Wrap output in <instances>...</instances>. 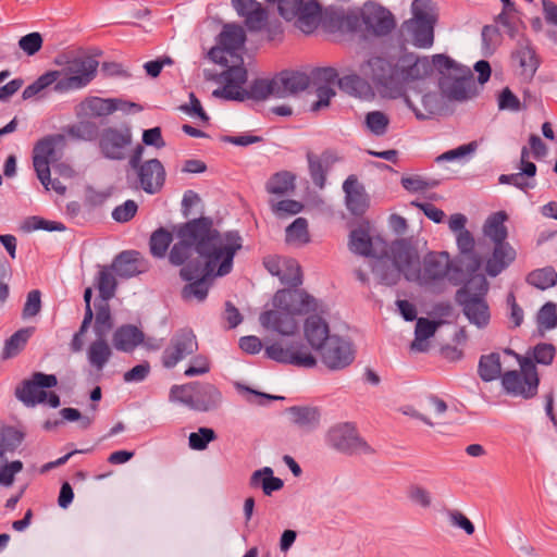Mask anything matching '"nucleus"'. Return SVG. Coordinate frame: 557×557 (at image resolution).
<instances>
[{"label":"nucleus","mask_w":557,"mask_h":557,"mask_svg":"<svg viewBox=\"0 0 557 557\" xmlns=\"http://www.w3.org/2000/svg\"><path fill=\"white\" fill-rule=\"evenodd\" d=\"M177 242L169 253L174 265H183L180 275L189 282L182 289L184 300L203 301L212 281L228 274L243 239L237 231L221 234L208 216H200L174 228Z\"/></svg>","instance_id":"nucleus-1"},{"label":"nucleus","mask_w":557,"mask_h":557,"mask_svg":"<svg viewBox=\"0 0 557 557\" xmlns=\"http://www.w3.org/2000/svg\"><path fill=\"white\" fill-rule=\"evenodd\" d=\"M22 230L27 233L38 231V230L52 232V231H64L65 226L61 222L48 221V220H45L44 218L34 215V216H29L24 220V222L22 224Z\"/></svg>","instance_id":"nucleus-60"},{"label":"nucleus","mask_w":557,"mask_h":557,"mask_svg":"<svg viewBox=\"0 0 557 557\" xmlns=\"http://www.w3.org/2000/svg\"><path fill=\"white\" fill-rule=\"evenodd\" d=\"M556 355V348L553 344L548 343H540L535 345L532 349L528 351V355L533 363H539L543 366L552 364Z\"/></svg>","instance_id":"nucleus-59"},{"label":"nucleus","mask_w":557,"mask_h":557,"mask_svg":"<svg viewBox=\"0 0 557 557\" xmlns=\"http://www.w3.org/2000/svg\"><path fill=\"white\" fill-rule=\"evenodd\" d=\"M281 282L288 285L289 289H298L297 287L302 284L301 268L294 259H284L283 273Z\"/></svg>","instance_id":"nucleus-55"},{"label":"nucleus","mask_w":557,"mask_h":557,"mask_svg":"<svg viewBox=\"0 0 557 557\" xmlns=\"http://www.w3.org/2000/svg\"><path fill=\"white\" fill-rule=\"evenodd\" d=\"M29 336L30 331L28 329L16 331L5 341L1 358L8 360L17 356L24 349Z\"/></svg>","instance_id":"nucleus-48"},{"label":"nucleus","mask_w":557,"mask_h":557,"mask_svg":"<svg viewBox=\"0 0 557 557\" xmlns=\"http://www.w3.org/2000/svg\"><path fill=\"white\" fill-rule=\"evenodd\" d=\"M295 176L287 172L274 174L267 183V190L273 195H284L295 188Z\"/></svg>","instance_id":"nucleus-53"},{"label":"nucleus","mask_w":557,"mask_h":557,"mask_svg":"<svg viewBox=\"0 0 557 557\" xmlns=\"http://www.w3.org/2000/svg\"><path fill=\"white\" fill-rule=\"evenodd\" d=\"M277 2L278 13L286 21H295V25L304 34H311L318 27L321 7L314 0H267Z\"/></svg>","instance_id":"nucleus-8"},{"label":"nucleus","mask_w":557,"mask_h":557,"mask_svg":"<svg viewBox=\"0 0 557 557\" xmlns=\"http://www.w3.org/2000/svg\"><path fill=\"white\" fill-rule=\"evenodd\" d=\"M246 41V33L240 25L226 24L219 35V46L209 51V57L215 63L226 65V54L237 55Z\"/></svg>","instance_id":"nucleus-18"},{"label":"nucleus","mask_w":557,"mask_h":557,"mask_svg":"<svg viewBox=\"0 0 557 557\" xmlns=\"http://www.w3.org/2000/svg\"><path fill=\"white\" fill-rule=\"evenodd\" d=\"M488 282L483 274L470 275V278L456 292L455 301L461 307L471 324L484 329L491 320L490 306L486 301Z\"/></svg>","instance_id":"nucleus-4"},{"label":"nucleus","mask_w":557,"mask_h":557,"mask_svg":"<svg viewBox=\"0 0 557 557\" xmlns=\"http://www.w3.org/2000/svg\"><path fill=\"white\" fill-rule=\"evenodd\" d=\"M251 487L261 486L265 495L270 496L273 492L280 491L284 486L282 479L273 475V470L270 467L256 470L249 481Z\"/></svg>","instance_id":"nucleus-40"},{"label":"nucleus","mask_w":557,"mask_h":557,"mask_svg":"<svg viewBox=\"0 0 557 557\" xmlns=\"http://www.w3.org/2000/svg\"><path fill=\"white\" fill-rule=\"evenodd\" d=\"M343 190L345 193L347 209L355 215L363 214L368 208V197L363 187L359 185L356 175H349L344 184Z\"/></svg>","instance_id":"nucleus-29"},{"label":"nucleus","mask_w":557,"mask_h":557,"mask_svg":"<svg viewBox=\"0 0 557 557\" xmlns=\"http://www.w3.org/2000/svg\"><path fill=\"white\" fill-rule=\"evenodd\" d=\"M360 29L370 36L383 37L388 35L396 26L394 15L383 5L368 1L358 12Z\"/></svg>","instance_id":"nucleus-10"},{"label":"nucleus","mask_w":557,"mask_h":557,"mask_svg":"<svg viewBox=\"0 0 557 557\" xmlns=\"http://www.w3.org/2000/svg\"><path fill=\"white\" fill-rule=\"evenodd\" d=\"M173 240V233L164 227L156 230L149 240L150 252L156 258H163Z\"/></svg>","instance_id":"nucleus-50"},{"label":"nucleus","mask_w":557,"mask_h":557,"mask_svg":"<svg viewBox=\"0 0 557 557\" xmlns=\"http://www.w3.org/2000/svg\"><path fill=\"white\" fill-rule=\"evenodd\" d=\"M349 248L352 252L364 257H376L373 240L366 227H358L350 232Z\"/></svg>","instance_id":"nucleus-41"},{"label":"nucleus","mask_w":557,"mask_h":557,"mask_svg":"<svg viewBox=\"0 0 557 557\" xmlns=\"http://www.w3.org/2000/svg\"><path fill=\"white\" fill-rule=\"evenodd\" d=\"M58 385L54 374L34 372L29 379L23 380L15 388V397L27 407L46 403V388Z\"/></svg>","instance_id":"nucleus-14"},{"label":"nucleus","mask_w":557,"mask_h":557,"mask_svg":"<svg viewBox=\"0 0 557 557\" xmlns=\"http://www.w3.org/2000/svg\"><path fill=\"white\" fill-rule=\"evenodd\" d=\"M434 66L441 73L438 82L442 95L451 101H467L476 95L473 73L445 54L433 57Z\"/></svg>","instance_id":"nucleus-3"},{"label":"nucleus","mask_w":557,"mask_h":557,"mask_svg":"<svg viewBox=\"0 0 557 557\" xmlns=\"http://www.w3.org/2000/svg\"><path fill=\"white\" fill-rule=\"evenodd\" d=\"M311 78L304 72L283 71L274 76L275 98H286L306 90Z\"/></svg>","instance_id":"nucleus-24"},{"label":"nucleus","mask_w":557,"mask_h":557,"mask_svg":"<svg viewBox=\"0 0 557 557\" xmlns=\"http://www.w3.org/2000/svg\"><path fill=\"white\" fill-rule=\"evenodd\" d=\"M144 333L135 325L124 324L117 327L112 336L116 350L131 352L144 342Z\"/></svg>","instance_id":"nucleus-31"},{"label":"nucleus","mask_w":557,"mask_h":557,"mask_svg":"<svg viewBox=\"0 0 557 557\" xmlns=\"http://www.w3.org/2000/svg\"><path fill=\"white\" fill-rule=\"evenodd\" d=\"M442 322H434L426 318H418L414 330V339L410 345L411 350L424 352L429 349L428 339L432 337Z\"/></svg>","instance_id":"nucleus-37"},{"label":"nucleus","mask_w":557,"mask_h":557,"mask_svg":"<svg viewBox=\"0 0 557 557\" xmlns=\"http://www.w3.org/2000/svg\"><path fill=\"white\" fill-rule=\"evenodd\" d=\"M318 352L323 364L332 371L343 370L355 360L352 343L338 335L331 336Z\"/></svg>","instance_id":"nucleus-15"},{"label":"nucleus","mask_w":557,"mask_h":557,"mask_svg":"<svg viewBox=\"0 0 557 557\" xmlns=\"http://www.w3.org/2000/svg\"><path fill=\"white\" fill-rule=\"evenodd\" d=\"M58 73L55 71H48L40 75L34 83L28 85L22 94L24 100L30 99L38 95L40 91L46 89L51 85H55V81L58 79Z\"/></svg>","instance_id":"nucleus-56"},{"label":"nucleus","mask_w":557,"mask_h":557,"mask_svg":"<svg viewBox=\"0 0 557 557\" xmlns=\"http://www.w3.org/2000/svg\"><path fill=\"white\" fill-rule=\"evenodd\" d=\"M216 440V433L213 429L201 426L197 432L188 436V445L193 450H205L209 443Z\"/></svg>","instance_id":"nucleus-58"},{"label":"nucleus","mask_w":557,"mask_h":557,"mask_svg":"<svg viewBox=\"0 0 557 557\" xmlns=\"http://www.w3.org/2000/svg\"><path fill=\"white\" fill-rule=\"evenodd\" d=\"M413 22H430L435 24L434 3L431 0H414L411 4Z\"/></svg>","instance_id":"nucleus-57"},{"label":"nucleus","mask_w":557,"mask_h":557,"mask_svg":"<svg viewBox=\"0 0 557 557\" xmlns=\"http://www.w3.org/2000/svg\"><path fill=\"white\" fill-rule=\"evenodd\" d=\"M232 7L245 20V25L251 32L260 30L267 23L268 13L256 0H232Z\"/></svg>","instance_id":"nucleus-26"},{"label":"nucleus","mask_w":557,"mask_h":557,"mask_svg":"<svg viewBox=\"0 0 557 557\" xmlns=\"http://www.w3.org/2000/svg\"><path fill=\"white\" fill-rule=\"evenodd\" d=\"M189 408L196 411H211L216 409L222 401V394L219 388L208 382H194Z\"/></svg>","instance_id":"nucleus-23"},{"label":"nucleus","mask_w":557,"mask_h":557,"mask_svg":"<svg viewBox=\"0 0 557 557\" xmlns=\"http://www.w3.org/2000/svg\"><path fill=\"white\" fill-rule=\"evenodd\" d=\"M64 140V135H49L39 139L34 147L33 165L38 180L47 190L50 184V162L54 160L55 147Z\"/></svg>","instance_id":"nucleus-17"},{"label":"nucleus","mask_w":557,"mask_h":557,"mask_svg":"<svg viewBox=\"0 0 557 557\" xmlns=\"http://www.w3.org/2000/svg\"><path fill=\"white\" fill-rule=\"evenodd\" d=\"M111 98L87 97L76 107L77 117H106L116 111L117 106Z\"/></svg>","instance_id":"nucleus-30"},{"label":"nucleus","mask_w":557,"mask_h":557,"mask_svg":"<svg viewBox=\"0 0 557 557\" xmlns=\"http://www.w3.org/2000/svg\"><path fill=\"white\" fill-rule=\"evenodd\" d=\"M274 77L271 79L257 78L252 81L249 87L243 90V101L246 99H252L257 101L265 100L269 97H275Z\"/></svg>","instance_id":"nucleus-43"},{"label":"nucleus","mask_w":557,"mask_h":557,"mask_svg":"<svg viewBox=\"0 0 557 557\" xmlns=\"http://www.w3.org/2000/svg\"><path fill=\"white\" fill-rule=\"evenodd\" d=\"M456 243L460 255L466 258V270L470 275L478 274L482 260L481 257L475 252V240L470 231H463L456 235Z\"/></svg>","instance_id":"nucleus-32"},{"label":"nucleus","mask_w":557,"mask_h":557,"mask_svg":"<svg viewBox=\"0 0 557 557\" xmlns=\"http://www.w3.org/2000/svg\"><path fill=\"white\" fill-rule=\"evenodd\" d=\"M508 215L505 211H497L491 214L483 224V234L493 245L505 243L508 237V230L505 225Z\"/></svg>","instance_id":"nucleus-35"},{"label":"nucleus","mask_w":557,"mask_h":557,"mask_svg":"<svg viewBox=\"0 0 557 557\" xmlns=\"http://www.w3.org/2000/svg\"><path fill=\"white\" fill-rule=\"evenodd\" d=\"M61 70H54L59 75L53 90L60 94L76 90L87 86L96 76L98 61L90 55H81L66 62L57 60Z\"/></svg>","instance_id":"nucleus-6"},{"label":"nucleus","mask_w":557,"mask_h":557,"mask_svg":"<svg viewBox=\"0 0 557 557\" xmlns=\"http://www.w3.org/2000/svg\"><path fill=\"white\" fill-rule=\"evenodd\" d=\"M478 374L484 382H492L498 377L502 379L500 356L497 352H491L480 357L478 364Z\"/></svg>","instance_id":"nucleus-42"},{"label":"nucleus","mask_w":557,"mask_h":557,"mask_svg":"<svg viewBox=\"0 0 557 557\" xmlns=\"http://www.w3.org/2000/svg\"><path fill=\"white\" fill-rule=\"evenodd\" d=\"M462 269L455 264L446 251H429L420 260L411 283L433 288L446 278L454 285L459 284Z\"/></svg>","instance_id":"nucleus-5"},{"label":"nucleus","mask_w":557,"mask_h":557,"mask_svg":"<svg viewBox=\"0 0 557 557\" xmlns=\"http://www.w3.org/2000/svg\"><path fill=\"white\" fill-rule=\"evenodd\" d=\"M112 271V268L110 269L102 267L97 277V288L99 290V295L106 302L115 295L117 286L115 276Z\"/></svg>","instance_id":"nucleus-52"},{"label":"nucleus","mask_w":557,"mask_h":557,"mask_svg":"<svg viewBox=\"0 0 557 557\" xmlns=\"http://www.w3.org/2000/svg\"><path fill=\"white\" fill-rule=\"evenodd\" d=\"M24 434L14 426H3L0 430V451H14L23 442Z\"/></svg>","instance_id":"nucleus-54"},{"label":"nucleus","mask_w":557,"mask_h":557,"mask_svg":"<svg viewBox=\"0 0 557 557\" xmlns=\"http://www.w3.org/2000/svg\"><path fill=\"white\" fill-rule=\"evenodd\" d=\"M537 324L545 330H552L557 326L556 305L546 302L539 311Z\"/></svg>","instance_id":"nucleus-63"},{"label":"nucleus","mask_w":557,"mask_h":557,"mask_svg":"<svg viewBox=\"0 0 557 557\" xmlns=\"http://www.w3.org/2000/svg\"><path fill=\"white\" fill-rule=\"evenodd\" d=\"M404 27L411 34L413 45L430 48L434 41V24L430 22L407 21Z\"/></svg>","instance_id":"nucleus-38"},{"label":"nucleus","mask_w":557,"mask_h":557,"mask_svg":"<svg viewBox=\"0 0 557 557\" xmlns=\"http://www.w3.org/2000/svg\"><path fill=\"white\" fill-rule=\"evenodd\" d=\"M294 424L305 430H312L319 425L320 412L317 408L294 406L288 409Z\"/></svg>","instance_id":"nucleus-44"},{"label":"nucleus","mask_w":557,"mask_h":557,"mask_svg":"<svg viewBox=\"0 0 557 557\" xmlns=\"http://www.w3.org/2000/svg\"><path fill=\"white\" fill-rule=\"evenodd\" d=\"M326 442L338 451L346 454H372L373 449L363 441L352 422H341L333 425L327 434Z\"/></svg>","instance_id":"nucleus-11"},{"label":"nucleus","mask_w":557,"mask_h":557,"mask_svg":"<svg viewBox=\"0 0 557 557\" xmlns=\"http://www.w3.org/2000/svg\"><path fill=\"white\" fill-rule=\"evenodd\" d=\"M372 271L379 283L385 286L396 285L403 275V272L388 259L386 253L384 257L376 258Z\"/></svg>","instance_id":"nucleus-36"},{"label":"nucleus","mask_w":557,"mask_h":557,"mask_svg":"<svg viewBox=\"0 0 557 557\" xmlns=\"http://www.w3.org/2000/svg\"><path fill=\"white\" fill-rule=\"evenodd\" d=\"M113 327V319L108 302L103 301L97 306L95 315L94 332L96 337L107 338Z\"/></svg>","instance_id":"nucleus-49"},{"label":"nucleus","mask_w":557,"mask_h":557,"mask_svg":"<svg viewBox=\"0 0 557 557\" xmlns=\"http://www.w3.org/2000/svg\"><path fill=\"white\" fill-rule=\"evenodd\" d=\"M398 81L401 86V97L406 94V87L409 83L424 79L432 72L434 63L426 57L419 58L412 53L401 55L397 61Z\"/></svg>","instance_id":"nucleus-20"},{"label":"nucleus","mask_w":557,"mask_h":557,"mask_svg":"<svg viewBox=\"0 0 557 557\" xmlns=\"http://www.w3.org/2000/svg\"><path fill=\"white\" fill-rule=\"evenodd\" d=\"M198 350V342L190 329L178 330L162 352L161 363L166 369L174 368L180 361Z\"/></svg>","instance_id":"nucleus-16"},{"label":"nucleus","mask_w":557,"mask_h":557,"mask_svg":"<svg viewBox=\"0 0 557 557\" xmlns=\"http://www.w3.org/2000/svg\"><path fill=\"white\" fill-rule=\"evenodd\" d=\"M323 25L332 33H354L360 29V17L357 11H332L325 14Z\"/></svg>","instance_id":"nucleus-28"},{"label":"nucleus","mask_w":557,"mask_h":557,"mask_svg":"<svg viewBox=\"0 0 557 557\" xmlns=\"http://www.w3.org/2000/svg\"><path fill=\"white\" fill-rule=\"evenodd\" d=\"M286 242L298 246L306 245L310 242L308 231V221L305 218H297L286 227Z\"/></svg>","instance_id":"nucleus-51"},{"label":"nucleus","mask_w":557,"mask_h":557,"mask_svg":"<svg viewBox=\"0 0 557 557\" xmlns=\"http://www.w3.org/2000/svg\"><path fill=\"white\" fill-rule=\"evenodd\" d=\"M85 119L66 127L65 132L69 137L83 141H92L99 137L100 131L97 123Z\"/></svg>","instance_id":"nucleus-46"},{"label":"nucleus","mask_w":557,"mask_h":557,"mask_svg":"<svg viewBox=\"0 0 557 557\" xmlns=\"http://www.w3.org/2000/svg\"><path fill=\"white\" fill-rule=\"evenodd\" d=\"M141 188L147 194H157L165 182V170L158 159H150L135 169Z\"/></svg>","instance_id":"nucleus-25"},{"label":"nucleus","mask_w":557,"mask_h":557,"mask_svg":"<svg viewBox=\"0 0 557 557\" xmlns=\"http://www.w3.org/2000/svg\"><path fill=\"white\" fill-rule=\"evenodd\" d=\"M528 284L545 290L557 284V272L553 267L533 270L527 276Z\"/></svg>","instance_id":"nucleus-47"},{"label":"nucleus","mask_w":557,"mask_h":557,"mask_svg":"<svg viewBox=\"0 0 557 557\" xmlns=\"http://www.w3.org/2000/svg\"><path fill=\"white\" fill-rule=\"evenodd\" d=\"M139 263L140 253L135 250H128L116 256L111 268L120 277L128 278L141 272Z\"/></svg>","instance_id":"nucleus-34"},{"label":"nucleus","mask_w":557,"mask_h":557,"mask_svg":"<svg viewBox=\"0 0 557 557\" xmlns=\"http://www.w3.org/2000/svg\"><path fill=\"white\" fill-rule=\"evenodd\" d=\"M388 124V116L381 111H371L366 115L368 129L376 136H383L387 132Z\"/></svg>","instance_id":"nucleus-61"},{"label":"nucleus","mask_w":557,"mask_h":557,"mask_svg":"<svg viewBox=\"0 0 557 557\" xmlns=\"http://www.w3.org/2000/svg\"><path fill=\"white\" fill-rule=\"evenodd\" d=\"M397 63L393 64L382 57H372L360 65L363 75L383 97H401V86L398 81Z\"/></svg>","instance_id":"nucleus-7"},{"label":"nucleus","mask_w":557,"mask_h":557,"mask_svg":"<svg viewBox=\"0 0 557 557\" xmlns=\"http://www.w3.org/2000/svg\"><path fill=\"white\" fill-rule=\"evenodd\" d=\"M496 22L500 24L509 37L515 38L518 34L519 18L516 16V8L513 10L503 9L496 17Z\"/></svg>","instance_id":"nucleus-62"},{"label":"nucleus","mask_w":557,"mask_h":557,"mask_svg":"<svg viewBox=\"0 0 557 557\" xmlns=\"http://www.w3.org/2000/svg\"><path fill=\"white\" fill-rule=\"evenodd\" d=\"M338 87L352 96H367L371 94L372 87L363 75L349 74L338 78Z\"/></svg>","instance_id":"nucleus-45"},{"label":"nucleus","mask_w":557,"mask_h":557,"mask_svg":"<svg viewBox=\"0 0 557 557\" xmlns=\"http://www.w3.org/2000/svg\"><path fill=\"white\" fill-rule=\"evenodd\" d=\"M113 355L107 338L96 337L87 348V360L91 368L101 372Z\"/></svg>","instance_id":"nucleus-33"},{"label":"nucleus","mask_w":557,"mask_h":557,"mask_svg":"<svg viewBox=\"0 0 557 557\" xmlns=\"http://www.w3.org/2000/svg\"><path fill=\"white\" fill-rule=\"evenodd\" d=\"M268 358L284 364H293L299 368H313L317 359L311 351L300 342H290L284 345L275 342L265 347Z\"/></svg>","instance_id":"nucleus-12"},{"label":"nucleus","mask_w":557,"mask_h":557,"mask_svg":"<svg viewBox=\"0 0 557 557\" xmlns=\"http://www.w3.org/2000/svg\"><path fill=\"white\" fill-rule=\"evenodd\" d=\"M238 64L227 66L221 74L223 88L213 91L214 96H223L227 100L243 101L244 84L247 82V70L243 65V59L236 55Z\"/></svg>","instance_id":"nucleus-21"},{"label":"nucleus","mask_w":557,"mask_h":557,"mask_svg":"<svg viewBox=\"0 0 557 557\" xmlns=\"http://www.w3.org/2000/svg\"><path fill=\"white\" fill-rule=\"evenodd\" d=\"M18 47L27 54H36L42 47V36L35 32L29 33L18 40Z\"/></svg>","instance_id":"nucleus-64"},{"label":"nucleus","mask_w":557,"mask_h":557,"mask_svg":"<svg viewBox=\"0 0 557 557\" xmlns=\"http://www.w3.org/2000/svg\"><path fill=\"white\" fill-rule=\"evenodd\" d=\"M133 140L132 128L127 124L120 127H107L99 138V147L103 156L111 160L125 158V149Z\"/></svg>","instance_id":"nucleus-19"},{"label":"nucleus","mask_w":557,"mask_h":557,"mask_svg":"<svg viewBox=\"0 0 557 557\" xmlns=\"http://www.w3.org/2000/svg\"><path fill=\"white\" fill-rule=\"evenodd\" d=\"M391 261L403 272L408 282H412L421 260L417 244L412 238H399L391 243L385 252Z\"/></svg>","instance_id":"nucleus-13"},{"label":"nucleus","mask_w":557,"mask_h":557,"mask_svg":"<svg viewBox=\"0 0 557 557\" xmlns=\"http://www.w3.org/2000/svg\"><path fill=\"white\" fill-rule=\"evenodd\" d=\"M306 158L312 183L322 189L326 184L327 172L341 161V158L334 149H325L321 154L308 151Z\"/></svg>","instance_id":"nucleus-22"},{"label":"nucleus","mask_w":557,"mask_h":557,"mask_svg":"<svg viewBox=\"0 0 557 557\" xmlns=\"http://www.w3.org/2000/svg\"><path fill=\"white\" fill-rule=\"evenodd\" d=\"M273 306L275 309L260 315L263 327L281 335H293L298 329L296 315L308 314L304 333L311 348L318 351L331 338L330 326L323 318L326 313L324 305L305 289L277 290L273 297Z\"/></svg>","instance_id":"nucleus-2"},{"label":"nucleus","mask_w":557,"mask_h":557,"mask_svg":"<svg viewBox=\"0 0 557 557\" xmlns=\"http://www.w3.org/2000/svg\"><path fill=\"white\" fill-rule=\"evenodd\" d=\"M520 370H509L502 375L504 391L511 396L531 399L537 394L540 376L532 359L520 360Z\"/></svg>","instance_id":"nucleus-9"},{"label":"nucleus","mask_w":557,"mask_h":557,"mask_svg":"<svg viewBox=\"0 0 557 557\" xmlns=\"http://www.w3.org/2000/svg\"><path fill=\"white\" fill-rule=\"evenodd\" d=\"M512 57L519 62L522 72L533 76L540 66V60L529 40L520 41Z\"/></svg>","instance_id":"nucleus-39"},{"label":"nucleus","mask_w":557,"mask_h":557,"mask_svg":"<svg viewBox=\"0 0 557 557\" xmlns=\"http://www.w3.org/2000/svg\"><path fill=\"white\" fill-rule=\"evenodd\" d=\"M516 257L517 252L508 242L494 244L492 253L485 262L486 274L491 277L497 276L516 260Z\"/></svg>","instance_id":"nucleus-27"}]
</instances>
